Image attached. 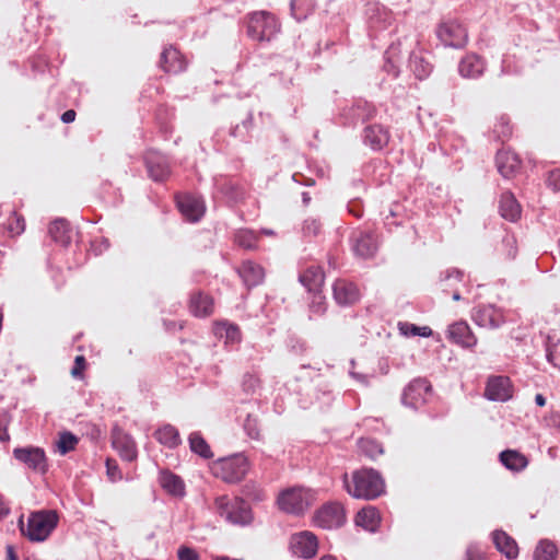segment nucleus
<instances>
[{
	"mask_svg": "<svg viewBox=\"0 0 560 560\" xmlns=\"http://www.w3.org/2000/svg\"><path fill=\"white\" fill-rule=\"evenodd\" d=\"M436 35L446 47L456 49L465 47L468 42L466 28L456 21L441 23Z\"/></svg>",
	"mask_w": 560,
	"mask_h": 560,
	"instance_id": "8",
	"label": "nucleus"
},
{
	"mask_svg": "<svg viewBox=\"0 0 560 560\" xmlns=\"http://www.w3.org/2000/svg\"><path fill=\"white\" fill-rule=\"evenodd\" d=\"M106 466H107V474L109 475V477H110L112 479H115V474H116V471H117V466H116V465H115V466H112L110 460H107V462H106Z\"/></svg>",
	"mask_w": 560,
	"mask_h": 560,
	"instance_id": "61",
	"label": "nucleus"
},
{
	"mask_svg": "<svg viewBox=\"0 0 560 560\" xmlns=\"http://www.w3.org/2000/svg\"><path fill=\"white\" fill-rule=\"evenodd\" d=\"M189 308L195 316H208L213 312V300L208 294L196 292L190 296Z\"/></svg>",
	"mask_w": 560,
	"mask_h": 560,
	"instance_id": "30",
	"label": "nucleus"
},
{
	"mask_svg": "<svg viewBox=\"0 0 560 560\" xmlns=\"http://www.w3.org/2000/svg\"><path fill=\"white\" fill-rule=\"evenodd\" d=\"M225 337L230 342H238L241 340V330L236 325L224 324Z\"/></svg>",
	"mask_w": 560,
	"mask_h": 560,
	"instance_id": "50",
	"label": "nucleus"
},
{
	"mask_svg": "<svg viewBox=\"0 0 560 560\" xmlns=\"http://www.w3.org/2000/svg\"><path fill=\"white\" fill-rule=\"evenodd\" d=\"M316 500L315 492L303 487H292L281 491L278 495L277 503L281 511L302 515L307 511Z\"/></svg>",
	"mask_w": 560,
	"mask_h": 560,
	"instance_id": "4",
	"label": "nucleus"
},
{
	"mask_svg": "<svg viewBox=\"0 0 560 560\" xmlns=\"http://www.w3.org/2000/svg\"><path fill=\"white\" fill-rule=\"evenodd\" d=\"M380 521V513L374 506L361 509L355 516V524L370 532H374L376 529Z\"/></svg>",
	"mask_w": 560,
	"mask_h": 560,
	"instance_id": "32",
	"label": "nucleus"
},
{
	"mask_svg": "<svg viewBox=\"0 0 560 560\" xmlns=\"http://www.w3.org/2000/svg\"><path fill=\"white\" fill-rule=\"evenodd\" d=\"M48 233L52 241L61 246H68L71 243L72 229L65 219H56L51 222Z\"/></svg>",
	"mask_w": 560,
	"mask_h": 560,
	"instance_id": "27",
	"label": "nucleus"
},
{
	"mask_svg": "<svg viewBox=\"0 0 560 560\" xmlns=\"http://www.w3.org/2000/svg\"><path fill=\"white\" fill-rule=\"evenodd\" d=\"M160 67L167 73H179L186 69V60L173 46L164 48L161 54Z\"/></svg>",
	"mask_w": 560,
	"mask_h": 560,
	"instance_id": "19",
	"label": "nucleus"
},
{
	"mask_svg": "<svg viewBox=\"0 0 560 560\" xmlns=\"http://www.w3.org/2000/svg\"><path fill=\"white\" fill-rule=\"evenodd\" d=\"M409 62L411 70L419 80L425 79L432 71L431 63L427 61L421 55L412 54L410 56Z\"/></svg>",
	"mask_w": 560,
	"mask_h": 560,
	"instance_id": "36",
	"label": "nucleus"
},
{
	"mask_svg": "<svg viewBox=\"0 0 560 560\" xmlns=\"http://www.w3.org/2000/svg\"><path fill=\"white\" fill-rule=\"evenodd\" d=\"M342 479L347 492L355 499L374 500L385 492V482L380 472L373 468L353 471L351 481L347 474Z\"/></svg>",
	"mask_w": 560,
	"mask_h": 560,
	"instance_id": "1",
	"label": "nucleus"
},
{
	"mask_svg": "<svg viewBox=\"0 0 560 560\" xmlns=\"http://www.w3.org/2000/svg\"><path fill=\"white\" fill-rule=\"evenodd\" d=\"M113 446L124 460L132 462L137 458V446L130 435L120 431L115 432L113 434Z\"/></svg>",
	"mask_w": 560,
	"mask_h": 560,
	"instance_id": "22",
	"label": "nucleus"
},
{
	"mask_svg": "<svg viewBox=\"0 0 560 560\" xmlns=\"http://www.w3.org/2000/svg\"><path fill=\"white\" fill-rule=\"evenodd\" d=\"M289 547L291 552L303 559H312L316 556L318 549V539L310 530H303L291 535Z\"/></svg>",
	"mask_w": 560,
	"mask_h": 560,
	"instance_id": "9",
	"label": "nucleus"
},
{
	"mask_svg": "<svg viewBox=\"0 0 560 560\" xmlns=\"http://www.w3.org/2000/svg\"><path fill=\"white\" fill-rule=\"evenodd\" d=\"M178 560H199L197 551L190 547L182 546L177 551Z\"/></svg>",
	"mask_w": 560,
	"mask_h": 560,
	"instance_id": "51",
	"label": "nucleus"
},
{
	"mask_svg": "<svg viewBox=\"0 0 560 560\" xmlns=\"http://www.w3.org/2000/svg\"><path fill=\"white\" fill-rule=\"evenodd\" d=\"M376 113V107L364 100L355 101L349 108L343 110V115L349 118V122L352 125L373 119Z\"/></svg>",
	"mask_w": 560,
	"mask_h": 560,
	"instance_id": "18",
	"label": "nucleus"
},
{
	"mask_svg": "<svg viewBox=\"0 0 560 560\" xmlns=\"http://www.w3.org/2000/svg\"><path fill=\"white\" fill-rule=\"evenodd\" d=\"M499 211L502 218L511 222H515L520 219L521 206L512 192L505 191L501 195Z\"/></svg>",
	"mask_w": 560,
	"mask_h": 560,
	"instance_id": "28",
	"label": "nucleus"
},
{
	"mask_svg": "<svg viewBox=\"0 0 560 560\" xmlns=\"http://www.w3.org/2000/svg\"><path fill=\"white\" fill-rule=\"evenodd\" d=\"M463 278H464L463 271L455 269V268L447 269L444 272H441V275H440L441 282H447L451 280H454L456 282H462Z\"/></svg>",
	"mask_w": 560,
	"mask_h": 560,
	"instance_id": "48",
	"label": "nucleus"
},
{
	"mask_svg": "<svg viewBox=\"0 0 560 560\" xmlns=\"http://www.w3.org/2000/svg\"><path fill=\"white\" fill-rule=\"evenodd\" d=\"M306 0H291L290 7H291V13L293 18L301 22L305 20L311 11V5L307 4L306 8H303Z\"/></svg>",
	"mask_w": 560,
	"mask_h": 560,
	"instance_id": "45",
	"label": "nucleus"
},
{
	"mask_svg": "<svg viewBox=\"0 0 560 560\" xmlns=\"http://www.w3.org/2000/svg\"><path fill=\"white\" fill-rule=\"evenodd\" d=\"M557 551V546L552 541L542 539L536 546L534 560H555Z\"/></svg>",
	"mask_w": 560,
	"mask_h": 560,
	"instance_id": "37",
	"label": "nucleus"
},
{
	"mask_svg": "<svg viewBox=\"0 0 560 560\" xmlns=\"http://www.w3.org/2000/svg\"><path fill=\"white\" fill-rule=\"evenodd\" d=\"M244 430L246 434L253 439V440H259L260 438V429H259V421L256 416L247 415L245 421H244Z\"/></svg>",
	"mask_w": 560,
	"mask_h": 560,
	"instance_id": "44",
	"label": "nucleus"
},
{
	"mask_svg": "<svg viewBox=\"0 0 560 560\" xmlns=\"http://www.w3.org/2000/svg\"><path fill=\"white\" fill-rule=\"evenodd\" d=\"M7 559L5 560H18V556L15 553V549L12 545H8L5 547Z\"/></svg>",
	"mask_w": 560,
	"mask_h": 560,
	"instance_id": "59",
	"label": "nucleus"
},
{
	"mask_svg": "<svg viewBox=\"0 0 560 560\" xmlns=\"http://www.w3.org/2000/svg\"><path fill=\"white\" fill-rule=\"evenodd\" d=\"M495 162L499 173L505 178L511 177L521 165L518 156L506 150L498 151Z\"/></svg>",
	"mask_w": 560,
	"mask_h": 560,
	"instance_id": "25",
	"label": "nucleus"
},
{
	"mask_svg": "<svg viewBox=\"0 0 560 560\" xmlns=\"http://www.w3.org/2000/svg\"><path fill=\"white\" fill-rule=\"evenodd\" d=\"M242 389L247 395H256L261 389L260 377L253 372H247L243 375Z\"/></svg>",
	"mask_w": 560,
	"mask_h": 560,
	"instance_id": "40",
	"label": "nucleus"
},
{
	"mask_svg": "<svg viewBox=\"0 0 560 560\" xmlns=\"http://www.w3.org/2000/svg\"><path fill=\"white\" fill-rule=\"evenodd\" d=\"M431 386L425 378L412 380L404 389L401 402L412 409H417L425 402V396Z\"/></svg>",
	"mask_w": 560,
	"mask_h": 560,
	"instance_id": "10",
	"label": "nucleus"
},
{
	"mask_svg": "<svg viewBox=\"0 0 560 560\" xmlns=\"http://www.w3.org/2000/svg\"><path fill=\"white\" fill-rule=\"evenodd\" d=\"M230 135L235 138H241L242 140H246L247 138L246 132L238 125L231 129Z\"/></svg>",
	"mask_w": 560,
	"mask_h": 560,
	"instance_id": "56",
	"label": "nucleus"
},
{
	"mask_svg": "<svg viewBox=\"0 0 560 560\" xmlns=\"http://www.w3.org/2000/svg\"><path fill=\"white\" fill-rule=\"evenodd\" d=\"M352 248L354 254L361 258H372L377 250L376 237L371 232H359L352 238Z\"/></svg>",
	"mask_w": 560,
	"mask_h": 560,
	"instance_id": "20",
	"label": "nucleus"
},
{
	"mask_svg": "<svg viewBox=\"0 0 560 560\" xmlns=\"http://www.w3.org/2000/svg\"><path fill=\"white\" fill-rule=\"evenodd\" d=\"M547 359L552 365L560 369V341L548 347Z\"/></svg>",
	"mask_w": 560,
	"mask_h": 560,
	"instance_id": "49",
	"label": "nucleus"
},
{
	"mask_svg": "<svg viewBox=\"0 0 560 560\" xmlns=\"http://www.w3.org/2000/svg\"><path fill=\"white\" fill-rule=\"evenodd\" d=\"M212 472L217 478L228 483H237L242 481L248 472L249 463L243 454H234L228 457L219 458L212 465Z\"/></svg>",
	"mask_w": 560,
	"mask_h": 560,
	"instance_id": "5",
	"label": "nucleus"
},
{
	"mask_svg": "<svg viewBox=\"0 0 560 560\" xmlns=\"http://www.w3.org/2000/svg\"><path fill=\"white\" fill-rule=\"evenodd\" d=\"M9 512V508H7L2 502H0V517L8 515Z\"/></svg>",
	"mask_w": 560,
	"mask_h": 560,
	"instance_id": "64",
	"label": "nucleus"
},
{
	"mask_svg": "<svg viewBox=\"0 0 560 560\" xmlns=\"http://www.w3.org/2000/svg\"><path fill=\"white\" fill-rule=\"evenodd\" d=\"M493 542L499 551L506 558L514 559L518 555L516 541L503 530H494L492 534Z\"/></svg>",
	"mask_w": 560,
	"mask_h": 560,
	"instance_id": "31",
	"label": "nucleus"
},
{
	"mask_svg": "<svg viewBox=\"0 0 560 560\" xmlns=\"http://www.w3.org/2000/svg\"><path fill=\"white\" fill-rule=\"evenodd\" d=\"M159 481L161 487L171 495L179 498L185 495V483L183 479L172 471H161Z\"/></svg>",
	"mask_w": 560,
	"mask_h": 560,
	"instance_id": "29",
	"label": "nucleus"
},
{
	"mask_svg": "<svg viewBox=\"0 0 560 560\" xmlns=\"http://www.w3.org/2000/svg\"><path fill=\"white\" fill-rule=\"evenodd\" d=\"M336 302L340 305H349L358 301L359 290L355 284L346 280H337L332 285Z\"/></svg>",
	"mask_w": 560,
	"mask_h": 560,
	"instance_id": "23",
	"label": "nucleus"
},
{
	"mask_svg": "<svg viewBox=\"0 0 560 560\" xmlns=\"http://www.w3.org/2000/svg\"><path fill=\"white\" fill-rule=\"evenodd\" d=\"M320 229L322 223L318 219L308 218L304 221L302 231L305 236H316L319 234Z\"/></svg>",
	"mask_w": 560,
	"mask_h": 560,
	"instance_id": "46",
	"label": "nucleus"
},
{
	"mask_svg": "<svg viewBox=\"0 0 560 560\" xmlns=\"http://www.w3.org/2000/svg\"><path fill=\"white\" fill-rule=\"evenodd\" d=\"M302 201L304 206H308L311 202V195L307 191L302 192Z\"/></svg>",
	"mask_w": 560,
	"mask_h": 560,
	"instance_id": "63",
	"label": "nucleus"
},
{
	"mask_svg": "<svg viewBox=\"0 0 560 560\" xmlns=\"http://www.w3.org/2000/svg\"><path fill=\"white\" fill-rule=\"evenodd\" d=\"M258 242V236L256 232L252 230H240L235 234V243L246 249H253L256 247Z\"/></svg>",
	"mask_w": 560,
	"mask_h": 560,
	"instance_id": "39",
	"label": "nucleus"
},
{
	"mask_svg": "<svg viewBox=\"0 0 560 560\" xmlns=\"http://www.w3.org/2000/svg\"><path fill=\"white\" fill-rule=\"evenodd\" d=\"M155 439L163 445L175 448L180 444V438L177 429L171 424L158 429L154 433Z\"/></svg>",
	"mask_w": 560,
	"mask_h": 560,
	"instance_id": "34",
	"label": "nucleus"
},
{
	"mask_svg": "<svg viewBox=\"0 0 560 560\" xmlns=\"http://www.w3.org/2000/svg\"><path fill=\"white\" fill-rule=\"evenodd\" d=\"M500 462L505 468L513 471H521L528 465L527 458L514 450H505L501 452Z\"/></svg>",
	"mask_w": 560,
	"mask_h": 560,
	"instance_id": "33",
	"label": "nucleus"
},
{
	"mask_svg": "<svg viewBox=\"0 0 560 560\" xmlns=\"http://www.w3.org/2000/svg\"><path fill=\"white\" fill-rule=\"evenodd\" d=\"M79 442V439L69 431H65L59 434V439L56 442L57 451L60 455L73 451Z\"/></svg>",
	"mask_w": 560,
	"mask_h": 560,
	"instance_id": "38",
	"label": "nucleus"
},
{
	"mask_svg": "<svg viewBox=\"0 0 560 560\" xmlns=\"http://www.w3.org/2000/svg\"><path fill=\"white\" fill-rule=\"evenodd\" d=\"M190 451L205 459L213 457V453L200 432H191L188 438Z\"/></svg>",
	"mask_w": 560,
	"mask_h": 560,
	"instance_id": "35",
	"label": "nucleus"
},
{
	"mask_svg": "<svg viewBox=\"0 0 560 560\" xmlns=\"http://www.w3.org/2000/svg\"><path fill=\"white\" fill-rule=\"evenodd\" d=\"M5 230L11 236L20 235L25 230L24 218L18 214L16 211H12L5 223Z\"/></svg>",
	"mask_w": 560,
	"mask_h": 560,
	"instance_id": "42",
	"label": "nucleus"
},
{
	"mask_svg": "<svg viewBox=\"0 0 560 560\" xmlns=\"http://www.w3.org/2000/svg\"><path fill=\"white\" fill-rule=\"evenodd\" d=\"M177 207L180 213L191 222L199 221L206 210L203 200L189 194L177 197Z\"/></svg>",
	"mask_w": 560,
	"mask_h": 560,
	"instance_id": "15",
	"label": "nucleus"
},
{
	"mask_svg": "<svg viewBox=\"0 0 560 560\" xmlns=\"http://www.w3.org/2000/svg\"><path fill=\"white\" fill-rule=\"evenodd\" d=\"M535 402L540 406V407H544L546 405V398L544 397V395L541 394H537L535 396Z\"/></svg>",
	"mask_w": 560,
	"mask_h": 560,
	"instance_id": "62",
	"label": "nucleus"
},
{
	"mask_svg": "<svg viewBox=\"0 0 560 560\" xmlns=\"http://www.w3.org/2000/svg\"><path fill=\"white\" fill-rule=\"evenodd\" d=\"M217 513L233 525L246 526L252 523L253 514L249 504L242 498L230 499L228 495L214 500Z\"/></svg>",
	"mask_w": 560,
	"mask_h": 560,
	"instance_id": "3",
	"label": "nucleus"
},
{
	"mask_svg": "<svg viewBox=\"0 0 560 560\" xmlns=\"http://www.w3.org/2000/svg\"><path fill=\"white\" fill-rule=\"evenodd\" d=\"M399 329L405 336H420V337H430L432 335V329L428 326H416L415 324L409 323H400Z\"/></svg>",
	"mask_w": 560,
	"mask_h": 560,
	"instance_id": "43",
	"label": "nucleus"
},
{
	"mask_svg": "<svg viewBox=\"0 0 560 560\" xmlns=\"http://www.w3.org/2000/svg\"><path fill=\"white\" fill-rule=\"evenodd\" d=\"M237 272L247 288L257 287L265 278L264 268L252 260L244 261Z\"/></svg>",
	"mask_w": 560,
	"mask_h": 560,
	"instance_id": "24",
	"label": "nucleus"
},
{
	"mask_svg": "<svg viewBox=\"0 0 560 560\" xmlns=\"http://www.w3.org/2000/svg\"><path fill=\"white\" fill-rule=\"evenodd\" d=\"M486 69L483 59L476 54H468L458 63V73L465 79H477Z\"/></svg>",
	"mask_w": 560,
	"mask_h": 560,
	"instance_id": "21",
	"label": "nucleus"
},
{
	"mask_svg": "<svg viewBox=\"0 0 560 560\" xmlns=\"http://www.w3.org/2000/svg\"><path fill=\"white\" fill-rule=\"evenodd\" d=\"M359 448L365 456L371 459H375L384 452L382 445L372 439H361L359 441Z\"/></svg>",
	"mask_w": 560,
	"mask_h": 560,
	"instance_id": "41",
	"label": "nucleus"
},
{
	"mask_svg": "<svg viewBox=\"0 0 560 560\" xmlns=\"http://www.w3.org/2000/svg\"><path fill=\"white\" fill-rule=\"evenodd\" d=\"M485 397L492 401H506L512 397L510 378L506 376H492L488 380Z\"/></svg>",
	"mask_w": 560,
	"mask_h": 560,
	"instance_id": "16",
	"label": "nucleus"
},
{
	"mask_svg": "<svg viewBox=\"0 0 560 560\" xmlns=\"http://www.w3.org/2000/svg\"><path fill=\"white\" fill-rule=\"evenodd\" d=\"M280 31L276 16L267 11H257L248 15L247 35L253 40L269 42Z\"/></svg>",
	"mask_w": 560,
	"mask_h": 560,
	"instance_id": "6",
	"label": "nucleus"
},
{
	"mask_svg": "<svg viewBox=\"0 0 560 560\" xmlns=\"http://www.w3.org/2000/svg\"><path fill=\"white\" fill-rule=\"evenodd\" d=\"M313 293V300L310 305L311 311L316 314H323L326 310L325 298L320 294V291Z\"/></svg>",
	"mask_w": 560,
	"mask_h": 560,
	"instance_id": "47",
	"label": "nucleus"
},
{
	"mask_svg": "<svg viewBox=\"0 0 560 560\" xmlns=\"http://www.w3.org/2000/svg\"><path fill=\"white\" fill-rule=\"evenodd\" d=\"M85 368V359L83 355H78L74 360V366L71 370L72 376H79Z\"/></svg>",
	"mask_w": 560,
	"mask_h": 560,
	"instance_id": "53",
	"label": "nucleus"
},
{
	"mask_svg": "<svg viewBox=\"0 0 560 560\" xmlns=\"http://www.w3.org/2000/svg\"><path fill=\"white\" fill-rule=\"evenodd\" d=\"M446 338L463 348H472L477 343V338L472 334L469 325L464 320L451 324L446 330Z\"/></svg>",
	"mask_w": 560,
	"mask_h": 560,
	"instance_id": "14",
	"label": "nucleus"
},
{
	"mask_svg": "<svg viewBox=\"0 0 560 560\" xmlns=\"http://www.w3.org/2000/svg\"><path fill=\"white\" fill-rule=\"evenodd\" d=\"M324 279V271L318 266H311L299 276V281L308 292L320 291Z\"/></svg>",
	"mask_w": 560,
	"mask_h": 560,
	"instance_id": "26",
	"label": "nucleus"
},
{
	"mask_svg": "<svg viewBox=\"0 0 560 560\" xmlns=\"http://www.w3.org/2000/svg\"><path fill=\"white\" fill-rule=\"evenodd\" d=\"M316 526L324 529H335L346 523L343 506L338 502H328L319 508L314 515Z\"/></svg>",
	"mask_w": 560,
	"mask_h": 560,
	"instance_id": "7",
	"label": "nucleus"
},
{
	"mask_svg": "<svg viewBox=\"0 0 560 560\" xmlns=\"http://www.w3.org/2000/svg\"><path fill=\"white\" fill-rule=\"evenodd\" d=\"M252 125H253V114L249 113L248 116L246 117V119H244L242 122V128L246 132V135H248V131L252 128Z\"/></svg>",
	"mask_w": 560,
	"mask_h": 560,
	"instance_id": "58",
	"label": "nucleus"
},
{
	"mask_svg": "<svg viewBox=\"0 0 560 560\" xmlns=\"http://www.w3.org/2000/svg\"><path fill=\"white\" fill-rule=\"evenodd\" d=\"M363 142L373 151H381L389 142V131L380 124H372L363 129Z\"/></svg>",
	"mask_w": 560,
	"mask_h": 560,
	"instance_id": "17",
	"label": "nucleus"
},
{
	"mask_svg": "<svg viewBox=\"0 0 560 560\" xmlns=\"http://www.w3.org/2000/svg\"><path fill=\"white\" fill-rule=\"evenodd\" d=\"M144 164L149 177L154 182H164L171 174L167 159L158 151H147L144 154Z\"/></svg>",
	"mask_w": 560,
	"mask_h": 560,
	"instance_id": "13",
	"label": "nucleus"
},
{
	"mask_svg": "<svg viewBox=\"0 0 560 560\" xmlns=\"http://www.w3.org/2000/svg\"><path fill=\"white\" fill-rule=\"evenodd\" d=\"M500 127L502 130L494 129V131L502 136V138H509L512 135V129L504 118H501ZM495 128H498V126Z\"/></svg>",
	"mask_w": 560,
	"mask_h": 560,
	"instance_id": "54",
	"label": "nucleus"
},
{
	"mask_svg": "<svg viewBox=\"0 0 560 560\" xmlns=\"http://www.w3.org/2000/svg\"><path fill=\"white\" fill-rule=\"evenodd\" d=\"M13 456L30 469L42 474H45L47 470L46 455L43 448L34 446L16 447L13 450Z\"/></svg>",
	"mask_w": 560,
	"mask_h": 560,
	"instance_id": "12",
	"label": "nucleus"
},
{
	"mask_svg": "<svg viewBox=\"0 0 560 560\" xmlns=\"http://www.w3.org/2000/svg\"><path fill=\"white\" fill-rule=\"evenodd\" d=\"M58 514L54 510L32 512L24 524L23 516L19 518L21 534L32 542L45 541L58 525Z\"/></svg>",
	"mask_w": 560,
	"mask_h": 560,
	"instance_id": "2",
	"label": "nucleus"
},
{
	"mask_svg": "<svg viewBox=\"0 0 560 560\" xmlns=\"http://www.w3.org/2000/svg\"><path fill=\"white\" fill-rule=\"evenodd\" d=\"M465 560H485L482 555L474 547H468L466 550Z\"/></svg>",
	"mask_w": 560,
	"mask_h": 560,
	"instance_id": "55",
	"label": "nucleus"
},
{
	"mask_svg": "<svg viewBox=\"0 0 560 560\" xmlns=\"http://www.w3.org/2000/svg\"><path fill=\"white\" fill-rule=\"evenodd\" d=\"M9 440H10V435L8 433L7 425L0 423V441L8 442Z\"/></svg>",
	"mask_w": 560,
	"mask_h": 560,
	"instance_id": "60",
	"label": "nucleus"
},
{
	"mask_svg": "<svg viewBox=\"0 0 560 560\" xmlns=\"http://www.w3.org/2000/svg\"><path fill=\"white\" fill-rule=\"evenodd\" d=\"M75 112L73 109H68L66 110L62 115H61V120L65 122V124H69V122H72L74 121L75 119Z\"/></svg>",
	"mask_w": 560,
	"mask_h": 560,
	"instance_id": "57",
	"label": "nucleus"
},
{
	"mask_svg": "<svg viewBox=\"0 0 560 560\" xmlns=\"http://www.w3.org/2000/svg\"><path fill=\"white\" fill-rule=\"evenodd\" d=\"M474 322L480 327L499 328L504 324L505 318L501 308L493 304H482L474 308Z\"/></svg>",
	"mask_w": 560,
	"mask_h": 560,
	"instance_id": "11",
	"label": "nucleus"
},
{
	"mask_svg": "<svg viewBox=\"0 0 560 560\" xmlns=\"http://www.w3.org/2000/svg\"><path fill=\"white\" fill-rule=\"evenodd\" d=\"M547 185L555 191L560 190V170H552L548 173Z\"/></svg>",
	"mask_w": 560,
	"mask_h": 560,
	"instance_id": "52",
	"label": "nucleus"
}]
</instances>
